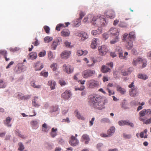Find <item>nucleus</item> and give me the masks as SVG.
<instances>
[{"instance_id": "nucleus-5", "label": "nucleus", "mask_w": 151, "mask_h": 151, "mask_svg": "<svg viewBox=\"0 0 151 151\" xmlns=\"http://www.w3.org/2000/svg\"><path fill=\"white\" fill-rule=\"evenodd\" d=\"M99 54L102 56L104 55H106V53L108 51V50L105 45H102L98 47Z\"/></svg>"}, {"instance_id": "nucleus-8", "label": "nucleus", "mask_w": 151, "mask_h": 151, "mask_svg": "<svg viewBox=\"0 0 151 151\" xmlns=\"http://www.w3.org/2000/svg\"><path fill=\"white\" fill-rule=\"evenodd\" d=\"M63 68L64 70L68 74L71 73L73 70V68L70 65L68 66L66 64L63 65Z\"/></svg>"}, {"instance_id": "nucleus-45", "label": "nucleus", "mask_w": 151, "mask_h": 151, "mask_svg": "<svg viewBox=\"0 0 151 151\" xmlns=\"http://www.w3.org/2000/svg\"><path fill=\"white\" fill-rule=\"evenodd\" d=\"M118 41V36H116L115 38L111 41L110 43L111 44H114Z\"/></svg>"}, {"instance_id": "nucleus-25", "label": "nucleus", "mask_w": 151, "mask_h": 151, "mask_svg": "<svg viewBox=\"0 0 151 151\" xmlns=\"http://www.w3.org/2000/svg\"><path fill=\"white\" fill-rule=\"evenodd\" d=\"M48 84L50 86V88L52 89H54L55 88L56 83L55 81L50 80L48 81Z\"/></svg>"}, {"instance_id": "nucleus-13", "label": "nucleus", "mask_w": 151, "mask_h": 151, "mask_svg": "<svg viewBox=\"0 0 151 151\" xmlns=\"http://www.w3.org/2000/svg\"><path fill=\"white\" fill-rule=\"evenodd\" d=\"M137 93V87H133V88H131L129 90L130 95L131 96L135 97Z\"/></svg>"}, {"instance_id": "nucleus-12", "label": "nucleus", "mask_w": 151, "mask_h": 151, "mask_svg": "<svg viewBox=\"0 0 151 151\" xmlns=\"http://www.w3.org/2000/svg\"><path fill=\"white\" fill-rule=\"evenodd\" d=\"M115 52H117L119 55V57L120 58H124V57L123 56V52L121 47L119 46H117L115 50Z\"/></svg>"}, {"instance_id": "nucleus-55", "label": "nucleus", "mask_w": 151, "mask_h": 151, "mask_svg": "<svg viewBox=\"0 0 151 151\" xmlns=\"http://www.w3.org/2000/svg\"><path fill=\"white\" fill-rule=\"evenodd\" d=\"M40 75L44 76V77H47L48 76V73L47 72H44L42 71Z\"/></svg>"}, {"instance_id": "nucleus-22", "label": "nucleus", "mask_w": 151, "mask_h": 151, "mask_svg": "<svg viewBox=\"0 0 151 151\" xmlns=\"http://www.w3.org/2000/svg\"><path fill=\"white\" fill-rule=\"evenodd\" d=\"M70 32L68 29H65L61 32V35L65 37L69 36L70 35Z\"/></svg>"}, {"instance_id": "nucleus-33", "label": "nucleus", "mask_w": 151, "mask_h": 151, "mask_svg": "<svg viewBox=\"0 0 151 151\" xmlns=\"http://www.w3.org/2000/svg\"><path fill=\"white\" fill-rule=\"evenodd\" d=\"M141 60V58H136L134 59L132 63V65L134 66L136 65L138 62H140Z\"/></svg>"}, {"instance_id": "nucleus-63", "label": "nucleus", "mask_w": 151, "mask_h": 151, "mask_svg": "<svg viewBox=\"0 0 151 151\" xmlns=\"http://www.w3.org/2000/svg\"><path fill=\"white\" fill-rule=\"evenodd\" d=\"M31 95H26L25 96L24 95L23 99L27 100L30 98Z\"/></svg>"}, {"instance_id": "nucleus-62", "label": "nucleus", "mask_w": 151, "mask_h": 151, "mask_svg": "<svg viewBox=\"0 0 151 151\" xmlns=\"http://www.w3.org/2000/svg\"><path fill=\"white\" fill-rule=\"evenodd\" d=\"M0 54L3 55L4 56L5 55H6L7 52H6L4 50H0Z\"/></svg>"}, {"instance_id": "nucleus-7", "label": "nucleus", "mask_w": 151, "mask_h": 151, "mask_svg": "<svg viewBox=\"0 0 151 151\" xmlns=\"http://www.w3.org/2000/svg\"><path fill=\"white\" fill-rule=\"evenodd\" d=\"M118 124L120 126H124L125 125H129L133 127L134 124L133 123L130 122L128 120H121L118 122Z\"/></svg>"}, {"instance_id": "nucleus-50", "label": "nucleus", "mask_w": 151, "mask_h": 151, "mask_svg": "<svg viewBox=\"0 0 151 151\" xmlns=\"http://www.w3.org/2000/svg\"><path fill=\"white\" fill-rule=\"evenodd\" d=\"M45 31L47 33H49L50 32V28L47 26H45L44 27Z\"/></svg>"}, {"instance_id": "nucleus-61", "label": "nucleus", "mask_w": 151, "mask_h": 151, "mask_svg": "<svg viewBox=\"0 0 151 151\" xmlns=\"http://www.w3.org/2000/svg\"><path fill=\"white\" fill-rule=\"evenodd\" d=\"M107 90L108 91V92L109 93V95L110 96L114 94V92L113 91H112L110 90L108 88H107Z\"/></svg>"}, {"instance_id": "nucleus-46", "label": "nucleus", "mask_w": 151, "mask_h": 151, "mask_svg": "<svg viewBox=\"0 0 151 151\" xmlns=\"http://www.w3.org/2000/svg\"><path fill=\"white\" fill-rule=\"evenodd\" d=\"M42 131L45 132H47V126L44 123L42 125Z\"/></svg>"}, {"instance_id": "nucleus-14", "label": "nucleus", "mask_w": 151, "mask_h": 151, "mask_svg": "<svg viewBox=\"0 0 151 151\" xmlns=\"http://www.w3.org/2000/svg\"><path fill=\"white\" fill-rule=\"evenodd\" d=\"M70 54L71 52L70 51H64L61 54V57L62 58L67 59L69 57Z\"/></svg>"}, {"instance_id": "nucleus-34", "label": "nucleus", "mask_w": 151, "mask_h": 151, "mask_svg": "<svg viewBox=\"0 0 151 151\" xmlns=\"http://www.w3.org/2000/svg\"><path fill=\"white\" fill-rule=\"evenodd\" d=\"M81 24V21L80 19H76L74 23V25L76 27H78Z\"/></svg>"}, {"instance_id": "nucleus-15", "label": "nucleus", "mask_w": 151, "mask_h": 151, "mask_svg": "<svg viewBox=\"0 0 151 151\" xmlns=\"http://www.w3.org/2000/svg\"><path fill=\"white\" fill-rule=\"evenodd\" d=\"M146 114V109H145L141 111L139 113V120L143 122V123L145 121V119L143 118V117Z\"/></svg>"}, {"instance_id": "nucleus-32", "label": "nucleus", "mask_w": 151, "mask_h": 151, "mask_svg": "<svg viewBox=\"0 0 151 151\" xmlns=\"http://www.w3.org/2000/svg\"><path fill=\"white\" fill-rule=\"evenodd\" d=\"M133 44L132 41L129 40V41L127 42V45H126L127 49L130 50L132 49L133 47Z\"/></svg>"}, {"instance_id": "nucleus-26", "label": "nucleus", "mask_w": 151, "mask_h": 151, "mask_svg": "<svg viewBox=\"0 0 151 151\" xmlns=\"http://www.w3.org/2000/svg\"><path fill=\"white\" fill-rule=\"evenodd\" d=\"M102 32V30L101 28H98L97 30H93L91 32V34L93 35H95L97 34H101Z\"/></svg>"}, {"instance_id": "nucleus-53", "label": "nucleus", "mask_w": 151, "mask_h": 151, "mask_svg": "<svg viewBox=\"0 0 151 151\" xmlns=\"http://www.w3.org/2000/svg\"><path fill=\"white\" fill-rule=\"evenodd\" d=\"M62 27H65L63 24H58L56 27V30L60 31V28Z\"/></svg>"}, {"instance_id": "nucleus-3", "label": "nucleus", "mask_w": 151, "mask_h": 151, "mask_svg": "<svg viewBox=\"0 0 151 151\" xmlns=\"http://www.w3.org/2000/svg\"><path fill=\"white\" fill-rule=\"evenodd\" d=\"M95 73V71L94 70H86L82 72V76L85 78H87L93 76Z\"/></svg>"}, {"instance_id": "nucleus-39", "label": "nucleus", "mask_w": 151, "mask_h": 151, "mask_svg": "<svg viewBox=\"0 0 151 151\" xmlns=\"http://www.w3.org/2000/svg\"><path fill=\"white\" fill-rule=\"evenodd\" d=\"M50 68L52 69L54 71L57 70V64L56 63H53L50 66Z\"/></svg>"}, {"instance_id": "nucleus-36", "label": "nucleus", "mask_w": 151, "mask_h": 151, "mask_svg": "<svg viewBox=\"0 0 151 151\" xmlns=\"http://www.w3.org/2000/svg\"><path fill=\"white\" fill-rule=\"evenodd\" d=\"M16 96L18 99L21 100L23 99L24 95L21 93H18L16 94Z\"/></svg>"}, {"instance_id": "nucleus-24", "label": "nucleus", "mask_w": 151, "mask_h": 151, "mask_svg": "<svg viewBox=\"0 0 151 151\" xmlns=\"http://www.w3.org/2000/svg\"><path fill=\"white\" fill-rule=\"evenodd\" d=\"M98 40V39H93L92 41L91 44V47L92 49H95L97 45V41Z\"/></svg>"}, {"instance_id": "nucleus-17", "label": "nucleus", "mask_w": 151, "mask_h": 151, "mask_svg": "<svg viewBox=\"0 0 151 151\" xmlns=\"http://www.w3.org/2000/svg\"><path fill=\"white\" fill-rule=\"evenodd\" d=\"M110 33L113 35L118 36L119 35V32L117 29L112 27L109 30Z\"/></svg>"}, {"instance_id": "nucleus-19", "label": "nucleus", "mask_w": 151, "mask_h": 151, "mask_svg": "<svg viewBox=\"0 0 151 151\" xmlns=\"http://www.w3.org/2000/svg\"><path fill=\"white\" fill-rule=\"evenodd\" d=\"M110 69L105 65L102 66L101 68V71L104 73L110 72Z\"/></svg>"}, {"instance_id": "nucleus-20", "label": "nucleus", "mask_w": 151, "mask_h": 151, "mask_svg": "<svg viewBox=\"0 0 151 151\" xmlns=\"http://www.w3.org/2000/svg\"><path fill=\"white\" fill-rule=\"evenodd\" d=\"M32 127L33 129H35L38 127V123L36 120H33L30 122Z\"/></svg>"}, {"instance_id": "nucleus-56", "label": "nucleus", "mask_w": 151, "mask_h": 151, "mask_svg": "<svg viewBox=\"0 0 151 151\" xmlns=\"http://www.w3.org/2000/svg\"><path fill=\"white\" fill-rule=\"evenodd\" d=\"M124 137L126 138L130 139L131 137V135L129 134H123Z\"/></svg>"}, {"instance_id": "nucleus-54", "label": "nucleus", "mask_w": 151, "mask_h": 151, "mask_svg": "<svg viewBox=\"0 0 151 151\" xmlns=\"http://www.w3.org/2000/svg\"><path fill=\"white\" fill-rule=\"evenodd\" d=\"M48 55L49 59L50 60L52 59L53 58V54L51 51H49V52Z\"/></svg>"}, {"instance_id": "nucleus-4", "label": "nucleus", "mask_w": 151, "mask_h": 151, "mask_svg": "<svg viewBox=\"0 0 151 151\" xmlns=\"http://www.w3.org/2000/svg\"><path fill=\"white\" fill-rule=\"evenodd\" d=\"M99 82L93 79H91L88 81L87 86L90 88H93L99 85Z\"/></svg>"}, {"instance_id": "nucleus-23", "label": "nucleus", "mask_w": 151, "mask_h": 151, "mask_svg": "<svg viewBox=\"0 0 151 151\" xmlns=\"http://www.w3.org/2000/svg\"><path fill=\"white\" fill-rule=\"evenodd\" d=\"M75 113L76 116L77 117V118L80 120H84L85 119V118L83 116H82L80 113L78 112L77 110H76L75 111Z\"/></svg>"}, {"instance_id": "nucleus-44", "label": "nucleus", "mask_w": 151, "mask_h": 151, "mask_svg": "<svg viewBox=\"0 0 151 151\" xmlns=\"http://www.w3.org/2000/svg\"><path fill=\"white\" fill-rule=\"evenodd\" d=\"M100 121L102 123H109L110 122L109 119L106 118H103L101 119Z\"/></svg>"}, {"instance_id": "nucleus-51", "label": "nucleus", "mask_w": 151, "mask_h": 151, "mask_svg": "<svg viewBox=\"0 0 151 151\" xmlns=\"http://www.w3.org/2000/svg\"><path fill=\"white\" fill-rule=\"evenodd\" d=\"M109 37V32H106L103 34V38L105 40L107 39Z\"/></svg>"}, {"instance_id": "nucleus-59", "label": "nucleus", "mask_w": 151, "mask_h": 151, "mask_svg": "<svg viewBox=\"0 0 151 151\" xmlns=\"http://www.w3.org/2000/svg\"><path fill=\"white\" fill-rule=\"evenodd\" d=\"M92 15H89L87 17H85L84 18L83 20V22H86L87 21L88 19L90 17H91Z\"/></svg>"}, {"instance_id": "nucleus-64", "label": "nucleus", "mask_w": 151, "mask_h": 151, "mask_svg": "<svg viewBox=\"0 0 151 151\" xmlns=\"http://www.w3.org/2000/svg\"><path fill=\"white\" fill-rule=\"evenodd\" d=\"M14 63V62L13 61H11L9 64L6 66V68L8 69L10 67V66L12 65H13Z\"/></svg>"}, {"instance_id": "nucleus-48", "label": "nucleus", "mask_w": 151, "mask_h": 151, "mask_svg": "<svg viewBox=\"0 0 151 151\" xmlns=\"http://www.w3.org/2000/svg\"><path fill=\"white\" fill-rule=\"evenodd\" d=\"M6 86V85L2 80H0V88H4Z\"/></svg>"}, {"instance_id": "nucleus-30", "label": "nucleus", "mask_w": 151, "mask_h": 151, "mask_svg": "<svg viewBox=\"0 0 151 151\" xmlns=\"http://www.w3.org/2000/svg\"><path fill=\"white\" fill-rule=\"evenodd\" d=\"M12 119V118L9 117H7L6 119V122H4V124L8 127H11V124H9Z\"/></svg>"}, {"instance_id": "nucleus-18", "label": "nucleus", "mask_w": 151, "mask_h": 151, "mask_svg": "<svg viewBox=\"0 0 151 151\" xmlns=\"http://www.w3.org/2000/svg\"><path fill=\"white\" fill-rule=\"evenodd\" d=\"M59 44V40L57 39L53 42L51 45V49L52 50H55L58 44Z\"/></svg>"}, {"instance_id": "nucleus-42", "label": "nucleus", "mask_w": 151, "mask_h": 151, "mask_svg": "<svg viewBox=\"0 0 151 151\" xmlns=\"http://www.w3.org/2000/svg\"><path fill=\"white\" fill-rule=\"evenodd\" d=\"M129 37H130V40L134 39L135 37V32H131L129 33Z\"/></svg>"}, {"instance_id": "nucleus-29", "label": "nucleus", "mask_w": 151, "mask_h": 151, "mask_svg": "<svg viewBox=\"0 0 151 151\" xmlns=\"http://www.w3.org/2000/svg\"><path fill=\"white\" fill-rule=\"evenodd\" d=\"M38 99V98L37 97H35L34 98V99L32 100V105L33 106L37 107L40 106L39 104L37 103V99Z\"/></svg>"}, {"instance_id": "nucleus-41", "label": "nucleus", "mask_w": 151, "mask_h": 151, "mask_svg": "<svg viewBox=\"0 0 151 151\" xmlns=\"http://www.w3.org/2000/svg\"><path fill=\"white\" fill-rule=\"evenodd\" d=\"M147 61L145 59H143L141 58L140 63H142V68H144L146 67L147 65Z\"/></svg>"}, {"instance_id": "nucleus-52", "label": "nucleus", "mask_w": 151, "mask_h": 151, "mask_svg": "<svg viewBox=\"0 0 151 151\" xmlns=\"http://www.w3.org/2000/svg\"><path fill=\"white\" fill-rule=\"evenodd\" d=\"M119 26L121 27H127V25L124 22H121L119 24Z\"/></svg>"}, {"instance_id": "nucleus-10", "label": "nucleus", "mask_w": 151, "mask_h": 151, "mask_svg": "<svg viewBox=\"0 0 151 151\" xmlns=\"http://www.w3.org/2000/svg\"><path fill=\"white\" fill-rule=\"evenodd\" d=\"M105 15L107 17L112 19L115 17V14L114 12L112 10L107 11L105 13Z\"/></svg>"}, {"instance_id": "nucleus-38", "label": "nucleus", "mask_w": 151, "mask_h": 151, "mask_svg": "<svg viewBox=\"0 0 151 151\" xmlns=\"http://www.w3.org/2000/svg\"><path fill=\"white\" fill-rule=\"evenodd\" d=\"M30 84L34 88H39L40 87V86L37 85L35 84V81H32Z\"/></svg>"}, {"instance_id": "nucleus-21", "label": "nucleus", "mask_w": 151, "mask_h": 151, "mask_svg": "<svg viewBox=\"0 0 151 151\" xmlns=\"http://www.w3.org/2000/svg\"><path fill=\"white\" fill-rule=\"evenodd\" d=\"M37 57V54L36 52H31L29 54L27 57L29 59L32 60L35 59Z\"/></svg>"}, {"instance_id": "nucleus-2", "label": "nucleus", "mask_w": 151, "mask_h": 151, "mask_svg": "<svg viewBox=\"0 0 151 151\" xmlns=\"http://www.w3.org/2000/svg\"><path fill=\"white\" fill-rule=\"evenodd\" d=\"M91 23L93 25L95 26H103L105 25L106 21L103 17L97 18L96 17H93Z\"/></svg>"}, {"instance_id": "nucleus-58", "label": "nucleus", "mask_w": 151, "mask_h": 151, "mask_svg": "<svg viewBox=\"0 0 151 151\" xmlns=\"http://www.w3.org/2000/svg\"><path fill=\"white\" fill-rule=\"evenodd\" d=\"M35 40H36V41L34 42H32V44H34L35 46H37L40 44V43L37 39L35 38Z\"/></svg>"}, {"instance_id": "nucleus-6", "label": "nucleus", "mask_w": 151, "mask_h": 151, "mask_svg": "<svg viewBox=\"0 0 151 151\" xmlns=\"http://www.w3.org/2000/svg\"><path fill=\"white\" fill-rule=\"evenodd\" d=\"M69 142L71 146H75L78 144L79 141L74 136H72L69 141Z\"/></svg>"}, {"instance_id": "nucleus-11", "label": "nucleus", "mask_w": 151, "mask_h": 151, "mask_svg": "<svg viewBox=\"0 0 151 151\" xmlns=\"http://www.w3.org/2000/svg\"><path fill=\"white\" fill-rule=\"evenodd\" d=\"M90 140L89 136L86 134H83L82 136L81 139V142H85V144H88L89 141Z\"/></svg>"}, {"instance_id": "nucleus-1", "label": "nucleus", "mask_w": 151, "mask_h": 151, "mask_svg": "<svg viewBox=\"0 0 151 151\" xmlns=\"http://www.w3.org/2000/svg\"><path fill=\"white\" fill-rule=\"evenodd\" d=\"M105 99L99 95L89 96L88 102L94 108L101 110L105 107Z\"/></svg>"}, {"instance_id": "nucleus-27", "label": "nucleus", "mask_w": 151, "mask_h": 151, "mask_svg": "<svg viewBox=\"0 0 151 151\" xmlns=\"http://www.w3.org/2000/svg\"><path fill=\"white\" fill-rule=\"evenodd\" d=\"M138 77L140 79L143 80H146L148 78V77L146 75L144 74L140 73L137 75Z\"/></svg>"}, {"instance_id": "nucleus-60", "label": "nucleus", "mask_w": 151, "mask_h": 151, "mask_svg": "<svg viewBox=\"0 0 151 151\" xmlns=\"http://www.w3.org/2000/svg\"><path fill=\"white\" fill-rule=\"evenodd\" d=\"M77 55L78 56H81L83 55V50H78L77 52Z\"/></svg>"}, {"instance_id": "nucleus-57", "label": "nucleus", "mask_w": 151, "mask_h": 151, "mask_svg": "<svg viewBox=\"0 0 151 151\" xmlns=\"http://www.w3.org/2000/svg\"><path fill=\"white\" fill-rule=\"evenodd\" d=\"M85 13L82 12H81L80 13V19H81L85 15Z\"/></svg>"}, {"instance_id": "nucleus-37", "label": "nucleus", "mask_w": 151, "mask_h": 151, "mask_svg": "<svg viewBox=\"0 0 151 151\" xmlns=\"http://www.w3.org/2000/svg\"><path fill=\"white\" fill-rule=\"evenodd\" d=\"M18 145L19 146V147L18 149V150L21 151L23 150L24 149V147L22 143L19 142Z\"/></svg>"}, {"instance_id": "nucleus-31", "label": "nucleus", "mask_w": 151, "mask_h": 151, "mask_svg": "<svg viewBox=\"0 0 151 151\" xmlns=\"http://www.w3.org/2000/svg\"><path fill=\"white\" fill-rule=\"evenodd\" d=\"M115 131V128L114 127H111L108 130L107 134H109L111 136L112 134Z\"/></svg>"}, {"instance_id": "nucleus-28", "label": "nucleus", "mask_w": 151, "mask_h": 151, "mask_svg": "<svg viewBox=\"0 0 151 151\" xmlns=\"http://www.w3.org/2000/svg\"><path fill=\"white\" fill-rule=\"evenodd\" d=\"M117 91L120 92L122 94H124L126 92L124 88H122L119 85H117Z\"/></svg>"}, {"instance_id": "nucleus-9", "label": "nucleus", "mask_w": 151, "mask_h": 151, "mask_svg": "<svg viewBox=\"0 0 151 151\" xmlns=\"http://www.w3.org/2000/svg\"><path fill=\"white\" fill-rule=\"evenodd\" d=\"M71 95V92L69 90H66L61 94V97L64 99L67 100Z\"/></svg>"}, {"instance_id": "nucleus-43", "label": "nucleus", "mask_w": 151, "mask_h": 151, "mask_svg": "<svg viewBox=\"0 0 151 151\" xmlns=\"http://www.w3.org/2000/svg\"><path fill=\"white\" fill-rule=\"evenodd\" d=\"M15 132L16 134L17 135L19 136L20 137L22 138H24V136L22 135L19 132V131L18 129H17L15 131Z\"/></svg>"}, {"instance_id": "nucleus-16", "label": "nucleus", "mask_w": 151, "mask_h": 151, "mask_svg": "<svg viewBox=\"0 0 151 151\" xmlns=\"http://www.w3.org/2000/svg\"><path fill=\"white\" fill-rule=\"evenodd\" d=\"M33 67L35 68L36 70H40L43 68V65L38 62L34 64Z\"/></svg>"}, {"instance_id": "nucleus-47", "label": "nucleus", "mask_w": 151, "mask_h": 151, "mask_svg": "<svg viewBox=\"0 0 151 151\" xmlns=\"http://www.w3.org/2000/svg\"><path fill=\"white\" fill-rule=\"evenodd\" d=\"M59 83L61 86H65L66 84V83L63 80H60L59 81Z\"/></svg>"}, {"instance_id": "nucleus-49", "label": "nucleus", "mask_w": 151, "mask_h": 151, "mask_svg": "<svg viewBox=\"0 0 151 151\" xmlns=\"http://www.w3.org/2000/svg\"><path fill=\"white\" fill-rule=\"evenodd\" d=\"M46 51L44 50L42 52H40L38 54V55L40 57H42L46 55Z\"/></svg>"}, {"instance_id": "nucleus-35", "label": "nucleus", "mask_w": 151, "mask_h": 151, "mask_svg": "<svg viewBox=\"0 0 151 151\" xmlns=\"http://www.w3.org/2000/svg\"><path fill=\"white\" fill-rule=\"evenodd\" d=\"M53 40V38L52 37H50L49 36L46 37L44 39V41L45 43H49L51 41Z\"/></svg>"}, {"instance_id": "nucleus-40", "label": "nucleus", "mask_w": 151, "mask_h": 151, "mask_svg": "<svg viewBox=\"0 0 151 151\" xmlns=\"http://www.w3.org/2000/svg\"><path fill=\"white\" fill-rule=\"evenodd\" d=\"M81 37V40H84L88 38V36L87 33L85 32L82 33Z\"/></svg>"}]
</instances>
